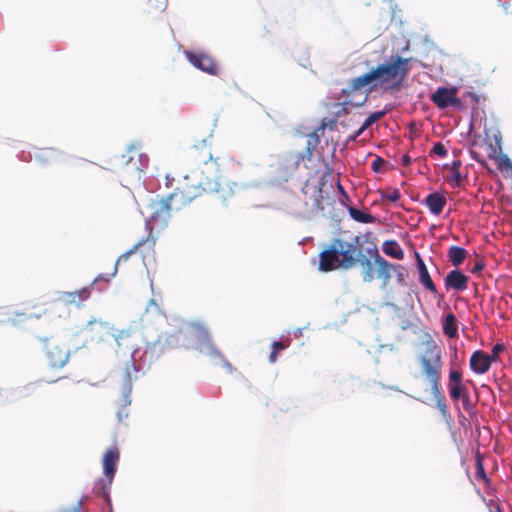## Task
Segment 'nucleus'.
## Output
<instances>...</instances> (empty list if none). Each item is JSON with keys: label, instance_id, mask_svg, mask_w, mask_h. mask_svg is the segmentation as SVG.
Instances as JSON below:
<instances>
[{"label": "nucleus", "instance_id": "25", "mask_svg": "<svg viewBox=\"0 0 512 512\" xmlns=\"http://www.w3.org/2000/svg\"><path fill=\"white\" fill-rule=\"evenodd\" d=\"M466 258V251L462 247L450 243V263L460 265Z\"/></svg>", "mask_w": 512, "mask_h": 512}, {"label": "nucleus", "instance_id": "41", "mask_svg": "<svg viewBox=\"0 0 512 512\" xmlns=\"http://www.w3.org/2000/svg\"><path fill=\"white\" fill-rule=\"evenodd\" d=\"M464 407V409L466 410H470L471 409V403L469 401V398H468V395H464L462 398L459 399Z\"/></svg>", "mask_w": 512, "mask_h": 512}, {"label": "nucleus", "instance_id": "50", "mask_svg": "<svg viewBox=\"0 0 512 512\" xmlns=\"http://www.w3.org/2000/svg\"><path fill=\"white\" fill-rule=\"evenodd\" d=\"M455 358H456L457 360L459 359L457 350L455 351Z\"/></svg>", "mask_w": 512, "mask_h": 512}, {"label": "nucleus", "instance_id": "40", "mask_svg": "<svg viewBox=\"0 0 512 512\" xmlns=\"http://www.w3.org/2000/svg\"><path fill=\"white\" fill-rule=\"evenodd\" d=\"M441 321H442L443 333H444V335H448V329H449V326H448V314H443L442 318H441Z\"/></svg>", "mask_w": 512, "mask_h": 512}, {"label": "nucleus", "instance_id": "19", "mask_svg": "<svg viewBox=\"0 0 512 512\" xmlns=\"http://www.w3.org/2000/svg\"><path fill=\"white\" fill-rule=\"evenodd\" d=\"M132 338H133V335L128 331H121L115 337L116 342L119 347L128 348V349L132 350L133 352H135L137 350V348H136L137 345L135 342H131Z\"/></svg>", "mask_w": 512, "mask_h": 512}, {"label": "nucleus", "instance_id": "32", "mask_svg": "<svg viewBox=\"0 0 512 512\" xmlns=\"http://www.w3.org/2000/svg\"><path fill=\"white\" fill-rule=\"evenodd\" d=\"M456 91H457L456 87L450 86V100H449L450 110L451 109L462 110V108H463L462 101L459 98L455 97Z\"/></svg>", "mask_w": 512, "mask_h": 512}, {"label": "nucleus", "instance_id": "44", "mask_svg": "<svg viewBox=\"0 0 512 512\" xmlns=\"http://www.w3.org/2000/svg\"><path fill=\"white\" fill-rule=\"evenodd\" d=\"M503 350V346L502 345H496L494 346L493 348V356L491 357L492 358V361L497 357V355L502 352Z\"/></svg>", "mask_w": 512, "mask_h": 512}, {"label": "nucleus", "instance_id": "3", "mask_svg": "<svg viewBox=\"0 0 512 512\" xmlns=\"http://www.w3.org/2000/svg\"><path fill=\"white\" fill-rule=\"evenodd\" d=\"M410 61V58L399 55L391 56L389 61L378 64L369 72L351 79L343 93L349 97L365 87H368L367 93L377 89L390 93L398 92L409 75Z\"/></svg>", "mask_w": 512, "mask_h": 512}, {"label": "nucleus", "instance_id": "1", "mask_svg": "<svg viewBox=\"0 0 512 512\" xmlns=\"http://www.w3.org/2000/svg\"><path fill=\"white\" fill-rule=\"evenodd\" d=\"M189 155L198 165V169L191 176H186L169 196L153 202V211L146 221L147 238L139 241L129 251L119 256L112 276L116 274L118 266L125 263L137 251L154 253L156 237L153 235V230L157 222L162 227L167 224L171 217L173 202L176 201L184 205L203 193L215 194L223 204H228L237 197L239 187L232 178L238 172L239 163L228 156L213 157L211 143L207 139L193 145L189 150Z\"/></svg>", "mask_w": 512, "mask_h": 512}, {"label": "nucleus", "instance_id": "13", "mask_svg": "<svg viewBox=\"0 0 512 512\" xmlns=\"http://www.w3.org/2000/svg\"><path fill=\"white\" fill-rule=\"evenodd\" d=\"M491 363V356L482 351L474 352L470 358L471 369L478 374L485 373L490 368Z\"/></svg>", "mask_w": 512, "mask_h": 512}, {"label": "nucleus", "instance_id": "12", "mask_svg": "<svg viewBox=\"0 0 512 512\" xmlns=\"http://www.w3.org/2000/svg\"><path fill=\"white\" fill-rule=\"evenodd\" d=\"M85 331L90 335L91 340L102 341L111 332L108 322L101 320H91L87 323Z\"/></svg>", "mask_w": 512, "mask_h": 512}, {"label": "nucleus", "instance_id": "11", "mask_svg": "<svg viewBox=\"0 0 512 512\" xmlns=\"http://www.w3.org/2000/svg\"><path fill=\"white\" fill-rule=\"evenodd\" d=\"M46 309L43 304L38 302L28 303L23 307L22 310L16 311L14 313V317L11 319L13 324H19L28 319H39L44 313Z\"/></svg>", "mask_w": 512, "mask_h": 512}, {"label": "nucleus", "instance_id": "16", "mask_svg": "<svg viewBox=\"0 0 512 512\" xmlns=\"http://www.w3.org/2000/svg\"><path fill=\"white\" fill-rule=\"evenodd\" d=\"M97 280H98V278L95 279L91 283V285L88 287H84L80 290H76L73 292H65L64 293L65 301L70 304H73V303L80 304L81 302L85 301L86 299H88L90 297L91 290Z\"/></svg>", "mask_w": 512, "mask_h": 512}, {"label": "nucleus", "instance_id": "48", "mask_svg": "<svg viewBox=\"0 0 512 512\" xmlns=\"http://www.w3.org/2000/svg\"><path fill=\"white\" fill-rule=\"evenodd\" d=\"M489 512H501V510H500V508H499V507H497V508L495 509V511H494V510H492V509H490V510H489Z\"/></svg>", "mask_w": 512, "mask_h": 512}, {"label": "nucleus", "instance_id": "39", "mask_svg": "<svg viewBox=\"0 0 512 512\" xmlns=\"http://www.w3.org/2000/svg\"><path fill=\"white\" fill-rule=\"evenodd\" d=\"M461 379V374L458 371H450V384H458Z\"/></svg>", "mask_w": 512, "mask_h": 512}, {"label": "nucleus", "instance_id": "30", "mask_svg": "<svg viewBox=\"0 0 512 512\" xmlns=\"http://www.w3.org/2000/svg\"><path fill=\"white\" fill-rule=\"evenodd\" d=\"M489 156L495 161L498 159L500 154H503L502 146H501V135L499 132L494 134V143H490L489 145Z\"/></svg>", "mask_w": 512, "mask_h": 512}, {"label": "nucleus", "instance_id": "27", "mask_svg": "<svg viewBox=\"0 0 512 512\" xmlns=\"http://www.w3.org/2000/svg\"><path fill=\"white\" fill-rule=\"evenodd\" d=\"M291 344V339L286 338L282 341H274L271 345L272 351L269 355V362L275 363L277 361L278 353L286 348H288Z\"/></svg>", "mask_w": 512, "mask_h": 512}, {"label": "nucleus", "instance_id": "29", "mask_svg": "<svg viewBox=\"0 0 512 512\" xmlns=\"http://www.w3.org/2000/svg\"><path fill=\"white\" fill-rule=\"evenodd\" d=\"M386 114L385 111H376L371 113L368 118L364 121L362 126L357 130L355 133L354 138L360 136L366 129H368L373 123L379 121L384 115Z\"/></svg>", "mask_w": 512, "mask_h": 512}, {"label": "nucleus", "instance_id": "22", "mask_svg": "<svg viewBox=\"0 0 512 512\" xmlns=\"http://www.w3.org/2000/svg\"><path fill=\"white\" fill-rule=\"evenodd\" d=\"M459 161H453L450 165V187H460L464 182V176L457 169Z\"/></svg>", "mask_w": 512, "mask_h": 512}, {"label": "nucleus", "instance_id": "2", "mask_svg": "<svg viewBox=\"0 0 512 512\" xmlns=\"http://www.w3.org/2000/svg\"><path fill=\"white\" fill-rule=\"evenodd\" d=\"M356 236L351 242L340 238H334L335 247L340 258L342 269L348 270L356 264L362 267L361 276L364 282H372L375 279L373 266L376 267V276L382 280V288H386L393 274L396 275L399 283L404 282L403 267L385 260L377 247L366 249L364 254Z\"/></svg>", "mask_w": 512, "mask_h": 512}, {"label": "nucleus", "instance_id": "8", "mask_svg": "<svg viewBox=\"0 0 512 512\" xmlns=\"http://www.w3.org/2000/svg\"><path fill=\"white\" fill-rule=\"evenodd\" d=\"M192 329L193 337L196 341V349L199 350L201 353L219 357L220 359L223 360L225 366L231 369V364L224 358L222 353L214 345L208 329L201 323H193Z\"/></svg>", "mask_w": 512, "mask_h": 512}, {"label": "nucleus", "instance_id": "33", "mask_svg": "<svg viewBox=\"0 0 512 512\" xmlns=\"http://www.w3.org/2000/svg\"><path fill=\"white\" fill-rule=\"evenodd\" d=\"M54 156H56V151L52 148L40 149L39 152L36 154V158L41 162H45L46 160Z\"/></svg>", "mask_w": 512, "mask_h": 512}, {"label": "nucleus", "instance_id": "35", "mask_svg": "<svg viewBox=\"0 0 512 512\" xmlns=\"http://www.w3.org/2000/svg\"><path fill=\"white\" fill-rule=\"evenodd\" d=\"M383 199L389 200L390 202H397L400 198V193L397 189L392 190L391 192L382 195Z\"/></svg>", "mask_w": 512, "mask_h": 512}, {"label": "nucleus", "instance_id": "45", "mask_svg": "<svg viewBox=\"0 0 512 512\" xmlns=\"http://www.w3.org/2000/svg\"><path fill=\"white\" fill-rule=\"evenodd\" d=\"M410 161H411V160H410V157H409L408 155H404V156L402 157V164H403L404 166H408V165L410 164Z\"/></svg>", "mask_w": 512, "mask_h": 512}, {"label": "nucleus", "instance_id": "28", "mask_svg": "<svg viewBox=\"0 0 512 512\" xmlns=\"http://www.w3.org/2000/svg\"><path fill=\"white\" fill-rule=\"evenodd\" d=\"M453 68L455 74L459 77L461 81L467 76L469 71L468 63L459 56L453 58Z\"/></svg>", "mask_w": 512, "mask_h": 512}, {"label": "nucleus", "instance_id": "15", "mask_svg": "<svg viewBox=\"0 0 512 512\" xmlns=\"http://www.w3.org/2000/svg\"><path fill=\"white\" fill-rule=\"evenodd\" d=\"M424 204L428 207L432 214L439 215L446 205V198L444 195L438 192H434L429 194L424 199Z\"/></svg>", "mask_w": 512, "mask_h": 512}, {"label": "nucleus", "instance_id": "6", "mask_svg": "<svg viewBox=\"0 0 512 512\" xmlns=\"http://www.w3.org/2000/svg\"><path fill=\"white\" fill-rule=\"evenodd\" d=\"M120 458V452L117 447H110L103 456V471L105 479H101L94 486V492L109 500V492L117 471V463Z\"/></svg>", "mask_w": 512, "mask_h": 512}, {"label": "nucleus", "instance_id": "18", "mask_svg": "<svg viewBox=\"0 0 512 512\" xmlns=\"http://www.w3.org/2000/svg\"><path fill=\"white\" fill-rule=\"evenodd\" d=\"M468 277L460 270L450 271V288L464 290L467 287Z\"/></svg>", "mask_w": 512, "mask_h": 512}, {"label": "nucleus", "instance_id": "26", "mask_svg": "<svg viewBox=\"0 0 512 512\" xmlns=\"http://www.w3.org/2000/svg\"><path fill=\"white\" fill-rule=\"evenodd\" d=\"M166 7L167 0H147L144 10L147 14H158L163 12Z\"/></svg>", "mask_w": 512, "mask_h": 512}, {"label": "nucleus", "instance_id": "38", "mask_svg": "<svg viewBox=\"0 0 512 512\" xmlns=\"http://www.w3.org/2000/svg\"><path fill=\"white\" fill-rule=\"evenodd\" d=\"M384 164V160L380 157H377L371 164L372 170L374 172H379L381 166Z\"/></svg>", "mask_w": 512, "mask_h": 512}, {"label": "nucleus", "instance_id": "5", "mask_svg": "<svg viewBox=\"0 0 512 512\" xmlns=\"http://www.w3.org/2000/svg\"><path fill=\"white\" fill-rule=\"evenodd\" d=\"M336 125L335 120H330L329 123H326L324 120L321 122L320 126L312 133L307 135V145L305 154H289L287 156H283L278 162V170L280 171L282 167L285 168V171L282 177L286 180L289 178L298 168L299 162L301 159L306 157L310 160L313 157V153L316 150L317 146L320 143V135L319 131L323 133L325 128L329 126L331 129Z\"/></svg>", "mask_w": 512, "mask_h": 512}, {"label": "nucleus", "instance_id": "42", "mask_svg": "<svg viewBox=\"0 0 512 512\" xmlns=\"http://www.w3.org/2000/svg\"><path fill=\"white\" fill-rule=\"evenodd\" d=\"M367 100V94H365L362 99L356 103H353L351 100L347 101L346 104L348 105H351V106H361L363 105Z\"/></svg>", "mask_w": 512, "mask_h": 512}, {"label": "nucleus", "instance_id": "9", "mask_svg": "<svg viewBox=\"0 0 512 512\" xmlns=\"http://www.w3.org/2000/svg\"><path fill=\"white\" fill-rule=\"evenodd\" d=\"M185 55L194 67L210 75H218V65L210 55L205 53H194L190 51H186Z\"/></svg>", "mask_w": 512, "mask_h": 512}, {"label": "nucleus", "instance_id": "23", "mask_svg": "<svg viewBox=\"0 0 512 512\" xmlns=\"http://www.w3.org/2000/svg\"><path fill=\"white\" fill-rule=\"evenodd\" d=\"M349 214L355 221L360 223L367 224L374 223L376 221V218L372 214L361 211L354 207L349 208Z\"/></svg>", "mask_w": 512, "mask_h": 512}, {"label": "nucleus", "instance_id": "24", "mask_svg": "<svg viewBox=\"0 0 512 512\" xmlns=\"http://www.w3.org/2000/svg\"><path fill=\"white\" fill-rule=\"evenodd\" d=\"M498 169L507 177H512V160L505 153L500 154L495 161Z\"/></svg>", "mask_w": 512, "mask_h": 512}, {"label": "nucleus", "instance_id": "43", "mask_svg": "<svg viewBox=\"0 0 512 512\" xmlns=\"http://www.w3.org/2000/svg\"><path fill=\"white\" fill-rule=\"evenodd\" d=\"M82 502L80 501L76 506L62 510V512H81Z\"/></svg>", "mask_w": 512, "mask_h": 512}, {"label": "nucleus", "instance_id": "49", "mask_svg": "<svg viewBox=\"0 0 512 512\" xmlns=\"http://www.w3.org/2000/svg\"><path fill=\"white\" fill-rule=\"evenodd\" d=\"M480 269H481V267H480L479 265H477V266H475V268L472 270V272H475V271L480 270Z\"/></svg>", "mask_w": 512, "mask_h": 512}, {"label": "nucleus", "instance_id": "46", "mask_svg": "<svg viewBox=\"0 0 512 512\" xmlns=\"http://www.w3.org/2000/svg\"><path fill=\"white\" fill-rule=\"evenodd\" d=\"M464 473H465L467 480L470 481L468 468H465Z\"/></svg>", "mask_w": 512, "mask_h": 512}, {"label": "nucleus", "instance_id": "10", "mask_svg": "<svg viewBox=\"0 0 512 512\" xmlns=\"http://www.w3.org/2000/svg\"><path fill=\"white\" fill-rule=\"evenodd\" d=\"M341 268L340 258L335 247L334 239L330 245L319 254V265L318 269L321 272H330Z\"/></svg>", "mask_w": 512, "mask_h": 512}, {"label": "nucleus", "instance_id": "20", "mask_svg": "<svg viewBox=\"0 0 512 512\" xmlns=\"http://www.w3.org/2000/svg\"><path fill=\"white\" fill-rule=\"evenodd\" d=\"M431 100L439 107H448V87H440L432 94Z\"/></svg>", "mask_w": 512, "mask_h": 512}, {"label": "nucleus", "instance_id": "21", "mask_svg": "<svg viewBox=\"0 0 512 512\" xmlns=\"http://www.w3.org/2000/svg\"><path fill=\"white\" fill-rule=\"evenodd\" d=\"M418 257V264H419V276L421 283L429 290L435 291V285L426 269V266L424 262Z\"/></svg>", "mask_w": 512, "mask_h": 512}, {"label": "nucleus", "instance_id": "17", "mask_svg": "<svg viewBox=\"0 0 512 512\" xmlns=\"http://www.w3.org/2000/svg\"><path fill=\"white\" fill-rule=\"evenodd\" d=\"M382 251L389 257L397 260L404 258V251L396 240H386L382 244Z\"/></svg>", "mask_w": 512, "mask_h": 512}, {"label": "nucleus", "instance_id": "7", "mask_svg": "<svg viewBox=\"0 0 512 512\" xmlns=\"http://www.w3.org/2000/svg\"><path fill=\"white\" fill-rule=\"evenodd\" d=\"M42 341L49 365L52 368L63 367L68 362L70 355L67 345L55 336L44 338Z\"/></svg>", "mask_w": 512, "mask_h": 512}, {"label": "nucleus", "instance_id": "47", "mask_svg": "<svg viewBox=\"0 0 512 512\" xmlns=\"http://www.w3.org/2000/svg\"><path fill=\"white\" fill-rule=\"evenodd\" d=\"M444 284L448 287V275L443 278Z\"/></svg>", "mask_w": 512, "mask_h": 512}, {"label": "nucleus", "instance_id": "51", "mask_svg": "<svg viewBox=\"0 0 512 512\" xmlns=\"http://www.w3.org/2000/svg\"><path fill=\"white\" fill-rule=\"evenodd\" d=\"M460 461H461V463L463 462V456L462 455H460Z\"/></svg>", "mask_w": 512, "mask_h": 512}, {"label": "nucleus", "instance_id": "34", "mask_svg": "<svg viewBox=\"0 0 512 512\" xmlns=\"http://www.w3.org/2000/svg\"><path fill=\"white\" fill-rule=\"evenodd\" d=\"M446 154H447V150H446L445 146L442 143L438 142L431 149L429 156L431 158H434L435 156L444 157V156H446Z\"/></svg>", "mask_w": 512, "mask_h": 512}, {"label": "nucleus", "instance_id": "4", "mask_svg": "<svg viewBox=\"0 0 512 512\" xmlns=\"http://www.w3.org/2000/svg\"><path fill=\"white\" fill-rule=\"evenodd\" d=\"M417 358L421 364L422 371L430 383V392L424 395L423 401L435 402L442 415L446 416L445 396L440 391V370H441V349L436 340L426 332L419 334V341L416 344Z\"/></svg>", "mask_w": 512, "mask_h": 512}, {"label": "nucleus", "instance_id": "31", "mask_svg": "<svg viewBox=\"0 0 512 512\" xmlns=\"http://www.w3.org/2000/svg\"><path fill=\"white\" fill-rule=\"evenodd\" d=\"M466 394V389L462 385V383L450 384V397H452L453 399L459 400Z\"/></svg>", "mask_w": 512, "mask_h": 512}, {"label": "nucleus", "instance_id": "36", "mask_svg": "<svg viewBox=\"0 0 512 512\" xmlns=\"http://www.w3.org/2000/svg\"><path fill=\"white\" fill-rule=\"evenodd\" d=\"M136 367L133 361H128L126 364L125 378L127 383H131V371H135Z\"/></svg>", "mask_w": 512, "mask_h": 512}, {"label": "nucleus", "instance_id": "14", "mask_svg": "<svg viewBox=\"0 0 512 512\" xmlns=\"http://www.w3.org/2000/svg\"><path fill=\"white\" fill-rule=\"evenodd\" d=\"M126 158V162H134L136 170H143L148 164V156L141 153L140 150L134 146L129 147L127 154L123 155Z\"/></svg>", "mask_w": 512, "mask_h": 512}, {"label": "nucleus", "instance_id": "37", "mask_svg": "<svg viewBox=\"0 0 512 512\" xmlns=\"http://www.w3.org/2000/svg\"><path fill=\"white\" fill-rule=\"evenodd\" d=\"M455 316L450 313V340L457 336V326L455 324Z\"/></svg>", "mask_w": 512, "mask_h": 512}]
</instances>
